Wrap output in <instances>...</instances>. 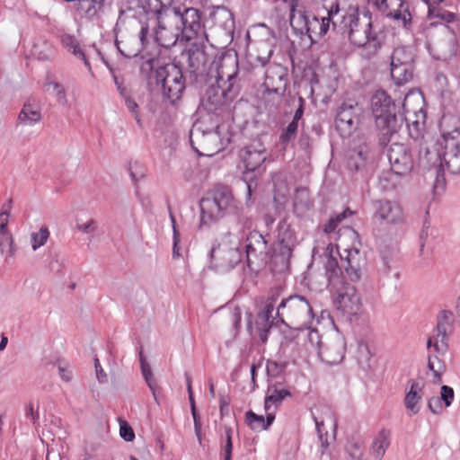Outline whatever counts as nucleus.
<instances>
[{"label": "nucleus", "instance_id": "1", "mask_svg": "<svg viewBox=\"0 0 460 460\" xmlns=\"http://www.w3.org/2000/svg\"><path fill=\"white\" fill-rule=\"evenodd\" d=\"M333 246L328 244L324 252L325 277L330 290L334 294L335 308L347 319L351 320L361 310V299L355 287L344 280L345 277L333 257Z\"/></svg>", "mask_w": 460, "mask_h": 460}, {"label": "nucleus", "instance_id": "2", "mask_svg": "<svg viewBox=\"0 0 460 460\" xmlns=\"http://www.w3.org/2000/svg\"><path fill=\"white\" fill-rule=\"evenodd\" d=\"M371 111L379 132V143L387 145L403 127V117L397 114V106L384 90L376 91L371 97Z\"/></svg>", "mask_w": 460, "mask_h": 460}, {"label": "nucleus", "instance_id": "3", "mask_svg": "<svg viewBox=\"0 0 460 460\" xmlns=\"http://www.w3.org/2000/svg\"><path fill=\"white\" fill-rule=\"evenodd\" d=\"M338 31L346 34L350 42L356 46H367L373 50H376L381 46L378 35L372 31L371 18L366 14L360 17L358 9L355 5H349L347 10L341 7Z\"/></svg>", "mask_w": 460, "mask_h": 460}, {"label": "nucleus", "instance_id": "4", "mask_svg": "<svg viewBox=\"0 0 460 460\" xmlns=\"http://www.w3.org/2000/svg\"><path fill=\"white\" fill-rule=\"evenodd\" d=\"M238 201L226 185H217L200 200V226H210L236 211Z\"/></svg>", "mask_w": 460, "mask_h": 460}, {"label": "nucleus", "instance_id": "5", "mask_svg": "<svg viewBox=\"0 0 460 460\" xmlns=\"http://www.w3.org/2000/svg\"><path fill=\"white\" fill-rule=\"evenodd\" d=\"M309 343L316 349L320 359L328 365H337L342 361L346 351L345 338L338 330L320 334L315 329L307 332Z\"/></svg>", "mask_w": 460, "mask_h": 460}, {"label": "nucleus", "instance_id": "6", "mask_svg": "<svg viewBox=\"0 0 460 460\" xmlns=\"http://www.w3.org/2000/svg\"><path fill=\"white\" fill-rule=\"evenodd\" d=\"M276 315L288 327L296 330L307 329L314 320L310 303L301 296L283 299L277 308Z\"/></svg>", "mask_w": 460, "mask_h": 460}, {"label": "nucleus", "instance_id": "7", "mask_svg": "<svg viewBox=\"0 0 460 460\" xmlns=\"http://www.w3.org/2000/svg\"><path fill=\"white\" fill-rule=\"evenodd\" d=\"M190 141L199 155L212 156L224 150L230 140L221 137L219 127L208 129L202 121H198L190 129Z\"/></svg>", "mask_w": 460, "mask_h": 460}, {"label": "nucleus", "instance_id": "8", "mask_svg": "<svg viewBox=\"0 0 460 460\" xmlns=\"http://www.w3.org/2000/svg\"><path fill=\"white\" fill-rule=\"evenodd\" d=\"M155 79L161 84L162 94L172 103L181 99L185 89V81L181 69L175 64H166L155 70Z\"/></svg>", "mask_w": 460, "mask_h": 460}, {"label": "nucleus", "instance_id": "9", "mask_svg": "<svg viewBox=\"0 0 460 460\" xmlns=\"http://www.w3.org/2000/svg\"><path fill=\"white\" fill-rule=\"evenodd\" d=\"M437 152L442 167L446 166L453 174L460 172V128L442 131L437 142Z\"/></svg>", "mask_w": 460, "mask_h": 460}, {"label": "nucleus", "instance_id": "10", "mask_svg": "<svg viewBox=\"0 0 460 460\" xmlns=\"http://www.w3.org/2000/svg\"><path fill=\"white\" fill-rule=\"evenodd\" d=\"M238 57L236 53H223L220 56H215L210 64V72L208 73L209 81L221 82L224 85L232 84L239 91L237 84L238 75Z\"/></svg>", "mask_w": 460, "mask_h": 460}, {"label": "nucleus", "instance_id": "11", "mask_svg": "<svg viewBox=\"0 0 460 460\" xmlns=\"http://www.w3.org/2000/svg\"><path fill=\"white\" fill-rule=\"evenodd\" d=\"M187 58V70L196 80L208 77L210 64L215 58L202 42L190 43L182 53Z\"/></svg>", "mask_w": 460, "mask_h": 460}, {"label": "nucleus", "instance_id": "12", "mask_svg": "<svg viewBox=\"0 0 460 460\" xmlns=\"http://www.w3.org/2000/svg\"><path fill=\"white\" fill-rule=\"evenodd\" d=\"M391 77L398 86L409 83L413 78L414 54L412 49L398 47L391 55Z\"/></svg>", "mask_w": 460, "mask_h": 460}, {"label": "nucleus", "instance_id": "13", "mask_svg": "<svg viewBox=\"0 0 460 460\" xmlns=\"http://www.w3.org/2000/svg\"><path fill=\"white\" fill-rule=\"evenodd\" d=\"M172 17L177 19V24L182 31V40H190L204 32L200 13L198 9L190 7H166Z\"/></svg>", "mask_w": 460, "mask_h": 460}, {"label": "nucleus", "instance_id": "14", "mask_svg": "<svg viewBox=\"0 0 460 460\" xmlns=\"http://www.w3.org/2000/svg\"><path fill=\"white\" fill-rule=\"evenodd\" d=\"M333 257L337 259V255L340 256L341 261V266L340 269H343L346 277L352 282L358 281L362 275V267L364 265V256L356 247L344 248L343 252H340V249L343 246V242L341 236L338 238V243L333 245ZM338 262V260H336ZM342 271V270H341Z\"/></svg>", "mask_w": 460, "mask_h": 460}, {"label": "nucleus", "instance_id": "15", "mask_svg": "<svg viewBox=\"0 0 460 460\" xmlns=\"http://www.w3.org/2000/svg\"><path fill=\"white\" fill-rule=\"evenodd\" d=\"M158 27L155 31L156 41L164 48L169 49L177 41L182 40V31L177 24V19L172 17L166 7L157 11Z\"/></svg>", "mask_w": 460, "mask_h": 460}, {"label": "nucleus", "instance_id": "16", "mask_svg": "<svg viewBox=\"0 0 460 460\" xmlns=\"http://www.w3.org/2000/svg\"><path fill=\"white\" fill-rule=\"evenodd\" d=\"M270 249L268 241L259 232H251L247 237L246 263L254 272L260 271L267 263Z\"/></svg>", "mask_w": 460, "mask_h": 460}, {"label": "nucleus", "instance_id": "17", "mask_svg": "<svg viewBox=\"0 0 460 460\" xmlns=\"http://www.w3.org/2000/svg\"><path fill=\"white\" fill-rule=\"evenodd\" d=\"M323 8L326 9L327 15L323 16L321 19L313 15L308 22V34H305L313 41L315 37H322L327 33L330 25H332L334 31H338V22L340 19V13L341 12V3L332 2L331 4H323Z\"/></svg>", "mask_w": 460, "mask_h": 460}, {"label": "nucleus", "instance_id": "18", "mask_svg": "<svg viewBox=\"0 0 460 460\" xmlns=\"http://www.w3.org/2000/svg\"><path fill=\"white\" fill-rule=\"evenodd\" d=\"M361 112L362 109L357 102L342 103L335 119L336 129L341 137H349L358 128Z\"/></svg>", "mask_w": 460, "mask_h": 460}, {"label": "nucleus", "instance_id": "19", "mask_svg": "<svg viewBox=\"0 0 460 460\" xmlns=\"http://www.w3.org/2000/svg\"><path fill=\"white\" fill-rule=\"evenodd\" d=\"M387 156L391 170L397 175H406L414 167L412 151L406 144L394 142L389 147Z\"/></svg>", "mask_w": 460, "mask_h": 460}, {"label": "nucleus", "instance_id": "20", "mask_svg": "<svg viewBox=\"0 0 460 460\" xmlns=\"http://www.w3.org/2000/svg\"><path fill=\"white\" fill-rule=\"evenodd\" d=\"M210 257L217 268L230 270L241 262L242 252L237 242H234L232 245L218 243L212 248Z\"/></svg>", "mask_w": 460, "mask_h": 460}, {"label": "nucleus", "instance_id": "21", "mask_svg": "<svg viewBox=\"0 0 460 460\" xmlns=\"http://www.w3.org/2000/svg\"><path fill=\"white\" fill-rule=\"evenodd\" d=\"M208 85L204 99L211 105L209 109H217L224 104L226 101H231L238 93L236 87L232 84L224 85L221 82H215L214 79L209 81L208 77L203 79Z\"/></svg>", "mask_w": 460, "mask_h": 460}, {"label": "nucleus", "instance_id": "22", "mask_svg": "<svg viewBox=\"0 0 460 460\" xmlns=\"http://www.w3.org/2000/svg\"><path fill=\"white\" fill-rule=\"evenodd\" d=\"M379 12L402 22L406 27L411 20L404 0H372Z\"/></svg>", "mask_w": 460, "mask_h": 460}, {"label": "nucleus", "instance_id": "23", "mask_svg": "<svg viewBox=\"0 0 460 460\" xmlns=\"http://www.w3.org/2000/svg\"><path fill=\"white\" fill-rule=\"evenodd\" d=\"M279 255L284 264H288L292 255L293 249L296 243V237L294 231L286 220L279 222L278 226Z\"/></svg>", "mask_w": 460, "mask_h": 460}, {"label": "nucleus", "instance_id": "24", "mask_svg": "<svg viewBox=\"0 0 460 460\" xmlns=\"http://www.w3.org/2000/svg\"><path fill=\"white\" fill-rule=\"evenodd\" d=\"M245 169L248 172H261L263 169V164L267 158L266 149L260 143L250 145L244 147L240 154Z\"/></svg>", "mask_w": 460, "mask_h": 460}, {"label": "nucleus", "instance_id": "25", "mask_svg": "<svg viewBox=\"0 0 460 460\" xmlns=\"http://www.w3.org/2000/svg\"><path fill=\"white\" fill-rule=\"evenodd\" d=\"M376 217L387 224L397 225L404 220L402 207L391 200H378L376 204Z\"/></svg>", "mask_w": 460, "mask_h": 460}, {"label": "nucleus", "instance_id": "26", "mask_svg": "<svg viewBox=\"0 0 460 460\" xmlns=\"http://www.w3.org/2000/svg\"><path fill=\"white\" fill-rule=\"evenodd\" d=\"M286 73L282 66L275 65L269 67L265 73L264 84L269 94L276 93L280 97L286 91Z\"/></svg>", "mask_w": 460, "mask_h": 460}, {"label": "nucleus", "instance_id": "27", "mask_svg": "<svg viewBox=\"0 0 460 460\" xmlns=\"http://www.w3.org/2000/svg\"><path fill=\"white\" fill-rule=\"evenodd\" d=\"M424 108L425 100L423 95L420 92L410 91L405 95L402 102L403 114L402 116L423 118V114H426Z\"/></svg>", "mask_w": 460, "mask_h": 460}, {"label": "nucleus", "instance_id": "28", "mask_svg": "<svg viewBox=\"0 0 460 460\" xmlns=\"http://www.w3.org/2000/svg\"><path fill=\"white\" fill-rule=\"evenodd\" d=\"M42 119L41 109L34 100L29 99L24 102L18 114L17 123L23 126H32Z\"/></svg>", "mask_w": 460, "mask_h": 460}, {"label": "nucleus", "instance_id": "29", "mask_svg": "<svg viewBox=\"0 0 460 460\" xmlns=\"http://www.w3.org/2000/svg\"><path fill=\"white\" fill-rule=\"evenodd\" d=\"M408 384L410 390L406 393L404 397V405L411 414H417L420 410V402L423 396V385L420 382L411 379Z\"/></svg>", "mask_w": 460, "mask_h": 460}, {"label": "nucleus", "instance_id": "30", "mask_svg": "<svg viewBox=\"0 0 460 460\" xmlns=\"http://www.w3.org/2000/svg\"><path fill=\"white\" fill-rule=\"evenodd\" d=\"M390 446V431L381 429L374 438L369 454L375 460H382Z\"/></svg>", "mask_w": 460, "mask_h": 460}, {"label": "nucleus", "instance_id": "31", "mask_svg": "<svg viewBox=\"0 0 460 460\" xmlns=\"http://www.w3.org/2000/svg\"><path fill=\"white\" fill-rule=\"evenodd\" d=\"M310 15L305 10L292 8L290 12V25L296 34H308Z\"/></svg>", "mask_w": 460, "mask_h": 460}, {"label": "nucleus", "instance_id": "32", "mask_svg": "<svg viewBox=\"0 0 460 460\" xmlns=\"http://www.w3.org/2000/svg\"><path fill=\"white\" fill-rule=\"evenodd\" d=\"M61 43L63 47L69 52H71L75 58L82 59L85 66L91 70V65L87 59L84 49L81 48L77 39L70 34H64L61 36Z\"/></svg>", "mask_w": 460, "mask_h": 460}, {"label": "nucleus", "instance_id": "33", "mask_svg": "<svg viewBox=\"0 0 460 460\" xmlns=\"http://www.w3.org/2000/svg\"><path fill=\"white\" fill-rule=\"evenodd\" d=\"M368 154V146L364 144L359 146L358 149H352L349 151L347 166L350 171H358L363 168Z\"/></svg>", "mask_w": 460, "mask_h": 460}, {"label": "nucleus", "instance_id": "34", "mask_svg": "<svg viewBox=\"0 0 460 460\" xmlns=\"http://www.w3.org/2000/svg\"><path fill=\"white\" fill-rule=\"evenodd\" d=\"M313 206L306 188H297L294 198V210L298 216H303Z\"/></svg>", "mask_w": 460, "mask_h": 460}, {"label": "nucleus", "instance_id": "35", "mask_svg": "<svg viewBox=\"0 0 460 460\" xmlns=\"http://www.w3.org/2000/svg\"><path fill=\"white\" fill-rule=\"evenodd\" d=\"M274 419L275 415L270 412H268L266 420L262 415H257L252 411L246 412V422L252 429L256 431L267 429L271 425Z\"/></svg>", "mask_w": 460, "mask_h": 460}, {"label": "nucleus", "instance_id": "36", "mask_svg": "<svg viewBox=\"0 0 460 460\" xmlns=\"http://www.w3.org/2000/svg\"><path fill=\"white\" fill-rule=\"evenodd\" d=\"M291 394L288 389L279 388L277 385H271L268 388L267 396L265 398V410L269 411L271 405L276 407Z\"/></svg>", "mask_w": 460, "mask_h": 460}, {"label": "nucleus", "instance_id": "37", "mask_svg": "<svg viewBox=\"0 0 460 460\" xmlns=\"http://www.w3.org/2000/svg\"><path fill=\"white\" fill-rule=\"evenodd\" d=\"M426 119V114H423V118L410 116L403 117V123L406 122L409 135L412 138H418L424 128Z\"/></svg>", "mask_w": 460, "mask_h": 460}, {"label": "nucleus", "instance_id": "38", "mask_svg": "<svg viewBox=\"0 0 460 460\" xmlns=\"http://www.w3.org/2000/svg\"><path fill=\"white\" fill-rule=\"evenodd\" d=\"M348 460H366L365 447L363 443L350 440L345 447Z\"/></svg>", "mask_w": 460, "mask_h": 460}, {"label": "nucleus", "instance_id": "39", "mask_svg": "<svg viewBox=\"0 0 460 460\" xmlns=\"http://www.w3.org/2000/svg\"><path fill=\"white\" fill-rule=\"evenodd\" d=\"M139 360H140L142 375H143L148 387L153 392L155 399L156 400V395H155L156 381L153 376V373H152L150 365L146 361L142 351L139 352Z\"/></svg>", "mask_w": 460, "mask_h": 460}, {"label": "nucleus", "instance_id": "40", "mask_svg": "<svg viewBox=\"0 0 460 460\" xmlns=\"http://www.w3.org/2000/svg\"><path fill=\"white\" fill-rule=\"evenodd\" d=\"M258 51L259 53L255 58V66H264L270 62L273 54V47L269 42H261Z\"/></svg>", "mask_w": 460, "mask_h": 460}, {"label": "nucleus", "instance_id": "41", "mask_svg": "<svg viewBox=\"0 0 460 460\" xmlns=\"http://www.w3.org/2000/svg\"><path fill=\"white\" fill-rule=\"evenodd\" d=\"M49 228L45 226H41L38 232L31 234V244L33 251L38 250L43 246L49 238Z\"/></svg>", "mask_w": 460, "mask_h": 460}, {"label": "nucleus", "instance_id": "42", "mask_svg": "<svg viewBox=\"0 0 460 460\" xmlns=\"http://www.w3.org/2000/svg\"><path fill=\"white\" fill-rule=\"evenodd\" d=\"M230 215L235 217L238 232H244L245 229H250L252 226V219L244 213L239 203H237L236 211H233Z\"/></svg>", "mask_w": 460, "mask_h": 460}, {"label": "nucleus", "instance_id": "43", "mask_svg": "<svg viewBox=\"0 0 460 460\" xmlns=\"http://www.w3.org/2000/svg\"><path fill=\"white\" fill-rule=\"evenodd\" d=\"M436 334L434 335V349L437 353L444 355L447 350V332L448 331L436 329Z\"/></svg>", "mask_w": 460, "mask_h": 460}, {"label": "nucleus", "instance_id": "44", "mask_svg": "<svg viewBox=\"0 0 460 460\" xmlns=\"http://www.w3.org/2000/svg\"><path fill=\"white\" fill-rule=\"evenodd\" d=\"M351 215L352 211L347 208L340 214L332 216L329 218L327 224L324 226L323 231L327 234L332 233L342 220H344L347 217Z\"/></svg>", "mask_w": 460, "mask_h": 460}, {"label": "nucleus", "instance_id": "45", "mask_svg": "<svg viewBox=\"0 0 460 460\" xmlns=\"http://www.w3.org/2000/svg\"><path fill=\"white\" fill-rule=\"evenodd\" d=\"M276 300H277V298L274 296H272L267 300L264 309L258 314L257 319L259 321L273 323V321H274L273 311L275 309Z\"/></svg>", "mask_w": 460, "mask_h": 460}, {"label": "nucleus", "instance_id": "46", "mask_svg": "<svg viewBox=\"0 0 460 460\" xmlns=\"http://www.w3.org/2000/svg\"><path fill=\"white\" fill-rule=\"evenodd\" d=\"M428 17L429 19L438 18L446 22H453L456 20L457 15L455 13L438 7V9H431L430 12H428Z\"/></svg>", "mask_w": 460, "mask_h": 460}, {"label": "nucleus", "instance_id": "47", "mask_svg": "<svg viewBox=\"0 0 460 460\" xmlns=\"http://www.w3.org/2000/svg\"><path fill=\"white\" fill-rule=\"evenodd\" d=\"M298 129V124L295 121H291L282 131L279 137L280 143L284 146L288 145L293 139H295Z\"/></svg>", "mask_w": 460, "mask_h": 460}, {"label": "nucleus", "instance_id": "48", "mask_svg": "<svg viewBox=\"0 0 460 460\" xmlns=\"http://www.w3.org/2000/svg\"><path fill=\"white\" fill-rule=\"evenodd\" d=\"M370 358L371 355L368 347L366 344H359L357 351V359L362 368L366 369L370 367Z\"/></svg>", "mask_w": 460, "mask_h": 460}, {"label": "nucleus", "instance_id": "49", "mask_svg": "<svg viewBox=\"0 0 460 460\" xmlns=\"http://www.w3.org/2000/svg\"><path fill=\"white\" fill-rule=\"evenodd\" d=\"M8 249L9 256H14V246L12 234L10 233H0V252L3 254Z\"/></svg>", "mask_w": 460, "mask_h": 460}, {"label": "nucleus", "instance_id": "50", "mask_svg": "<svg viewBox=\"0 0 460 460\" xmlns=\"http://www.w3.org/2000/svg\"><path fill=\"white\" fill-rule=\"evenodd\" d=\"M47 85L51 86L55 92L57 102L59 105L67 106L68 101L66 98L65 88L58 82H49Z\"/></svg>", "mask_w": 460, "mask_h": 460}, {"label": "nucleus", "instance_id": "51", "mask_svg": "<svg viewBox=\"0 0 460 460\" xmlns=\"http://www.w3.org/2000/svg\"><path fill=\"white\" fill-rule=\"evenodd\" d=\"M232 433H233L232 428L226 426L225 427L226 444L224 446H222L224 460H231L232 450H233Z\"/></svg>", "mask_w": 460, "mask_h": 460}, {"label": "nucleus", "instance_id": "52", "mask_svg": "<svg viewBox=\"0 0 460 460\" xmlns=\"http://www.w3.org/2000/svg\"><path fill=\"white\" fill-rule=\"evenodd\" d=\"M437 328L438 330L448 331L452 320V314L449 311L443 310L438 315Z\"/></svg>", "mask_w": 460, "mask_h": 460}, {"label": "nucleus", "instance_id": "53", "mask_svg": "<svg viewBox=\"0 0 460 460\" xmlns=\"http://www.w3.org/2000/svg\"><path fill=\"white\" fill-rule=\"evenodd\" d=\"M272 325H273V323H271V322L259 321L257 319L256 329L258 332L259 338L262 343L267 342L268 334H269L270 330L272 327Z\"/></svg>", "mask_w": 460, "mask_h": 460}, {"label": "nucleus", "instance_id": "54", "mask_svg": "<svg viewBox=\"0 0 460 460\" xmlns=\"http://www.w3.org/2000/svg\"><path fill=\"white\" fill-rule=\"evenodd\" d=\"M75 227L84 234H93L97 229V222L93 218H90L86 222L77 220Z\"/></svg>", "mask_w": 460, "mask_h": 460}, {"label": "nucleus", "instance_id": "55", "mask_svg": "<svg viewBox=\"0 0 460 460\" xmlns=\"http://www.w3.org/2000/svg\"><path fill=\"white\" fill-rule=\"evenodd\" d=\"M155 63H157V61L153 58L144 61L140 66L141 74L146 75L147 78H155L154 69L155 67Z\"/></svg>", "mask_w": 460, "mask_h": 460}, {"label": "nucleus", "instance_id": "56", "mask_svg": "<svg viewBox=\"0 0 460 460\" xmlns=\"http://www.w3.org/2000/svg\"><path fill=\"white\" fill-rule=\"evenodd\" d=\"M439 398L444 402L446 407L450 406L452 403V401L454 399L453 388H451L447 385H442Z\"/></svg>", "mask_w": 460, "mask_h": 460}, {"label": "nucleus", "instance_id": "57", "mask_svg": "<svg viewBox=\"0 0 460 460\" xmlns=\"http://www.w3.org/2000/svg\"><path fill=\"white\" fill-rule=\"evenodd\" d=\"M125 104L128 110L133 114L137 123L140 122V117L138 112V105L129 95L124 97Z\"/></svg>", "mask_w": 460, "mask_h": 460}, {"label": "nucleus", "instance_id": "58", "mask_svg": "<svg viewBox=\"0 0 460 460\" xmlns=\"http://www.w3.org/2000/svg\"><path fill=\"white\" fill-rule=\"evenodd\" d=\"M119 434L128 442L132 441L135 438L132 428L125 421L120 424Z\"/></svg>", "mask_w": 460, "mask_h": 460}, {"label": "nucleus", "instance_id": "59", "mask_svg": "<svg viewBox=\"0 0 460 460\" xmlns=\"http://www.w3.org/2000/svg\"><path fill=\"white\" fill-rule=\"evenodd\" d=\"M428 407L434 414H439L442 411V401L438 396H433L428 401Z\"/></svg>", "mask_w": 460, "mask_h": 460}, {"label": "nucleus", "instance_id": "60", "mask_svg": "<svg viewBox=\"0 0 460 460\" xmlns=\"http://www.w3.org/2000/svg\"><path fill=\"white\" fill-rule=\"evenodd\" d=\"M220 16L221 18H224L226 20H232V13L229 10L223 6H217L215 7V11L211 13V17L215 20L217 19V16Z\"/></svg>", "mask_w": 460, "mask_h": 460}, {"label": "nucleus", "instance_id": "61", "mask_svg": "<svg viewBox=\"0 0 460 460\" xmlns=\"http://www.w3.org/2000/svg\"><path fill=\"white\" fill-rule=\"evenodd\" d=\"M315 426L316 429L319 435V439L322 443V446L323 448H326L328 447L327 438L323 437V420H319L316 417H314Z\"/></svg>", "mask_w": 460, "mask_h": 460}, {"label": "nucleus", "instance_id": "62", "mask_svg": "<svg viewBox=\"0 0 460 460\" xmlns=\"http://www.w3.org/2000/svg\"><path fill=\"white\" fill-rule=\"evenodd\" d=\"M94 367H95L96 378L98 379V381L100 383H106L108 380L107 375L103 371V369L100 364V361L97 358L94 359Z\"/></svg>", "mask_w": 460, "mask_h": 460}, {"label": "nucleus", "instance_id": "63", "mask_svg": "<svg viewBox=\"0 0 460 460\" xmlns=\"http://www.w3.org/2000/svg\"><path fill=\"white\" fill-rule=\"evenodd\" d=\"M9 211L2 210L0 212V233H9L7 230Z\"/></svg>", "mask_w": 460, "mask_h": 460}, {"label": "nucleus", "instance_id": "64", "mask_svg": "<svg viewBox=\"0 0 460 460\" xmlns=\"http://www.w3.org/2000/svg\"><path fill=\"white\" fill-rule=\"evenodd\" d=\"M298 108L296 110L295 114L293 116L292 121H295L296 124H298L299 120L302 119L304 114V103L305 101L302 97L298 98Z\"/></svg>", "mask_w": 460, "mask_h": 460}]
</instances>
